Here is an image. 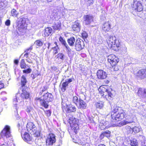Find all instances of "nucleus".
<instances>
[{
    "mask_svg": "<svg viewBox=\"0 0 146 146\" xmlns=\"http://www.w3.org/2000/svg\"><path fill=\"white\" fill-rule=\"evenodd\" d=\"M121 110V108L116 105H114L112 108L111 116V121L112 122H116L123 119L126 115V113L123 110H121V111L118 113L117 112L119 110Z\"/></svg>",
    "mask_w": 146,
    "mask_h": 146,
    "instance_id": "1",
    "label": "nucleus"
},
{
    "mask_svg": "<svg viewBox=\"0 0 146 146\" xmlns=\"http://www.w3.org/2000/svg\"><path fill=\"white\" fill-rule=\"evenodd\" d=\"M107 42L109 47L112 49L116 51L120 49L119 44H117L119 41L116 39V37H108Z\"/></svg>",
    "mask_w": 146,
    "mask_h": 146,
    "instance_id": "2",
    "label": "nucleus"
},
{
    "mask_svg": "<svg viewBox=\"0 0 146 146\" xmlns=\"http://www.w3.org/2000/svg\"><path fill=\"white\" fill-rule=\"evenodd\" d=\"M98 90L99 91H100V90H102L101 92L103 93V96H105V97L107 100H111V98H113L114 96V91L111 88L108 89L103 87H101ZM101 93H102V92H101Z\"/></svg>",
    "mask_w": 146,
    "mask_h": 146,
    "instance_id": "3",
    "label": "nucleus"
},
{
    "mask_svg": "<svg viewBox=\"0 0 146 146\" xmlns=\"http://www.w3.org/2000/svg\"><path fill=\"white\" fill-rule=\"evenodd\" d=\"M143 0H133L132 7L133 9L137 12H140L143 10Z\"/></svg>",
    "mask_w": 146,
    "mask_h": 146,
    "instance_id": "4",
    "label": "nucleus"
},
{
    "mask_svg": "<svg viewBox=\"0 0 146 146\" xmlns=\"http://www.w3.org/2000/svg\"><path fill=\"white\" fill-rule=\"evenodd\" d=\"M27 19L22 16L18 19L17 27L18 29H26L27 24H26Z\"/></svg>",
    "mask_w": 146,
    "mask_h": 146,
    "instance_id": "5",
    "label": "nucleus"
},
{
    "mask_svg": "<svg viewBox=\"0 0 146 146\" xmlns=\"http://www.w3.org/2000/svg\"><path fill=\"white\" fill-rule=\"evenodd\" d=\"M56 141L55 136L52 133H49L46 139V144L48 145H52Z\"/></svg>",
    "mask_w": 146,
    "mask_h": 146,
    "instance_id": "6",
    "label": "nucleus"
},
{
    "mask_svg": "<svg viewBox=\"0 0 146 146\" xmlns=\"http://www.w3.org/2000/svg\"><path fill=\"white\" fill-rule=\"evenodd\" d=\"M102 32L104 36H107V32H108L111 29V23L109 21L104 23L102 27Z\"/></svg>",
    "mask_w": 146,
    "mask_h": 146,
    "instance_id": "7",
    "label": "nucleus"
},
{
    "mask_svg": "<svg viewBox=\"0 0 146 146\" xmlns=\"http://www.w3.org/2000/svg\"><path fill=\"white\" fill-rule=\"evenodd\" d=\"M11 133L10 127L6 125L1 132V135L2 137H5L6 138H8L11 136Z\"/></svg>",
    "mask_w": 146,
    "mask_h": 146,
    "instance_id": "8",
    "label": "nucleus"
},
{
    "mask_svg": "<svg viewBox=\"0 0 146 146\" xmlns=\"http://www.w3.org/2000/svg\"><path fill=\"white\" fill-rule=\"evenodd\" d=\"M84 46V43L82 40H77L75 44V48L77 51L81 50L83 48Z\"/></svg>",
    "mask_w": 146,
    "mask_h": 146,
    "instance_id": "9",
    "label": "nucleus"
},
{
    "mask_svg": "<svg viewBox=\"0 0 146 146\" xmlns=\"http://www.w3.org/2000/svg\"><path fill=\"white\" fill-rule=\"evenodd\" d=\"M84 23L86 25H88L93 21L94 17L90 15H84Z\"/></svg>",
    "mask_w": 146,
    "mask_h": 146,
    "instance_id": "10",
    "label": "nucleus"
},
{
    "mask_svg": "<svg viewBox=\"0 0 146 146\" xmlns=\"http://www.w3.org/2000/svg\"><path fill=\"white\" fill-rule=\"evenodd\" d=\"M137 77L138 79H143L146 77V70L141 69L137 72Z\"/></svg>",
    "mask_w": 146,
    "mask_h": 146,
    "instance_id": "11",
    "label": "nucleus"
},
{
    "mask_svg": "<svg viewBox=\"0 0 146 146\" xmlns=\"http://www.w3.org/2000/svg\"><path fill=\"white\" fill-rule=\"evenodd\" d=\"M21 136L25 141L29 143H31L32 139L31 135L28 133L25 132L23 135L21 134Z\"/></svg>",
    "mask_w": 146,
    "mask_h": 146,
    "instance_id": "12",
    "label": "nucleus"
},
{
    "mask_svg": "<svg viewBox=\"0 0 146 146\" xmlns=\"http://www.w3.org/2000/svg\"><path fill=\"white\" fill-rule=\"evenodd\" d=\"M35 100L38 101L41 106L44 107L45 108H47L49 106L48 102L45 100L44 98H36Z\"/></svg>",
    "mask_w": 146,
    "mask_h": 146,
    "instance_id": "13",
    "label": "nucleus"
},
{
    "mask_svg": "<svg viewBox=\"0 0 146 146\" xmlns=\"http://www.w3.org/2000/svg\"><path fill=\"white\" fill-rule=\"evenodd\" d=\"M97 75L98 78L104 79L107 77V74L103 70H99L97 72Z\"/></svg>",
    "mask_w": 146,
    "mask_h": 146,
    "instance_id": "14",
    "label": "nucleus"
},
{
    "mask_svg": "<svg viewBox=\"0 0 146 146\" xmlns=\"http://www.w3.org/2000/svg\"><path fill=\"white\" fill-rule=\"evenodd\" d=\"M73 142L75 143H77L78 144L81 145V146H90V144L86 142L85 140L84 139H82L80 140H75L74 138H73Z\"/></svg>",
    "mask_w": 146,
    "mask_h": 146,
    "instance_id": "15",
    "label": "nucleus"
},
{
    "mask_svg": "<svg viewBox=\"0 0 146 146\" xmlns=\"http://www.w3.org/2000/svg\"><path fill=\"white\" fill-rule=\"evenodd\" d=\"M43 98L49 102H52L54 100L53 96L50 93L47 92L43 96Z\"/></svg>",
    "mask_w": 146,
    "mask_h": 146,
    "instance_id": "16",
    "label": "nucleus"
},
{
    "mask_svg": "<svg viewBox=\"0 0 146 146\" xmlns=\"http://www.w3.org/2000/svg\"><path fill=\"white\" fill-rule=\"evenodd\" d=\"M27 128L28 131L31 133L33 130H35L36 127L33 123L29 122L27 124Z\"/></svg>",
    "mask_w": 146,
    "mask_h": 146,
    "instance_id": "17",
    "label": "nucleus"
},
{
    "mask_svg": "<svg viewBox=\"0 0 146 146\" xmlns=\"http://www.w3.org/2000/svg\"><path fill=\"white\" fill-rule=\"evenodd\" d=\"M138 95L140 97L143 98H146V89L140 88H139L138 92Z\"/></svg>",
    "mask_w": 146,
    "mask_h": 146,
    "instance_id": "18",
    "label": "nucleus"
},
{
    "mask_svg": "<svg viewBox=\"0 0 146 146\" xmlns=\"http://www.w3.org/2000/svg\"><path fill=\"white\" fill-rule=\"evenodd\" d=\"M80 23L78 21H76L72 25V29L74 31H79L80 30Z\"/></svg>",
    "mask_w": 146,
    "mask_h": 146,
    "instance_id": "19",
    "label": "nucleus"
},
{
    "mask_svg": "<svg viewBox=\"0 0 146 146\" xmlns=\"http://www.w3.org/2000/svg\"><path fill=\"white\" fill-rule=\"evenodd\" d=\"M54 30H60L61 28V23L60 21H55L52 26Z\"/></svg>",
    "mask_w": 146,
    "mask_h": 146,
    "instance_id": "20",
    "label": "nucleus"
},
{
    "mask_svg": "<svg viewBox=\"0 0 146 146\" xmlns=\"http://www.w3.org/2000/svg\"><path fill=\"white\" fill-rule=\"evenodd\" d=\"M29 94L26 91L23 90L22 93L20 96V97L21 98L22 100L24 99H27L29 98Z\"/></svg>",
    "mask_w": 146,
    "mask_h": 146,
    "instance_id": "21",
    "label": "nucleus"
},
{
    "mask_svg": "<svg viewBox=\"0 0 146 146\" xmlns=\"http://www.w3.org/2000/svg\"><path fill=\"white\" fill-rule=\"evenodd\" d=\"M57 58L56 60H58V62L61 63L64 60L65 57L64 55L62 53H60L56 55Z\"/></svg>",
    "mask_w": 146,
    "mask_h": 146,
    "instance_id": "22",
    "label": "nucleus"
},
{
    "mask_svg": "<svg viewBox=\"0 0 146 146\" xmlns=\"http://www.w3.org/2000/svg\"><path fill=\"white\" fill-rule=\"evenodd\" d=\"M52 29L50 27H48L45 29L44 32V36H51L52 33Z\"/></svg>",
    "mask_w": 146,
    "mask_h": 146,
    "instance_id": "23",
    "label": "nucleus"
},
{
    "mask_svg": "<svg viewBox=\"0 0 146 146\" xmlns=\"http://www.w3.org/2000/svg\"><path fill=\"white\" fill-rule=\"evenodd\" d=\"M87 105L86 102L82 99L80 98L79 100V107L81 109H85Z\"/></svg>",
    "mask_w": 146,
    "mask_h": 146,
    "instance_id": "24",
    "label": "nucleus"
},
{
    "mask_svg": "<svg viewBox=\"0 0 146 146\" xmlns=\"http://www.w3.org/2000/svg\"><path fill=\"white\" fill-rule=\"evenodd\" d=\"M127 116H125V117L126 119L128 120V121L123 120V121H121L120 122V124L122 126H123L125 125H126L128 123H132L133 122V120H130V117L129 118L128 117H127Z\"/></svg>",
    "mask_w": 146,
    "mask_h": 146,
    "instance_id": "25",
    "label": "nucleus"
},
{
    "mask_svg": "<svg viewBox=\"0 0 146 146\" xmlns=\"http://www.w3.org/2000/svg\"><path fill=\"white\" fill-rule=\"evenodd\" d=\"M76 108L72 105L68 106L66 110V112L69 113L71 112H74L76 111Z\"/></svg>",
    "mask_w": 146,
    "mask_h": 146,
    "instance_id": "26",
    "label": "nucleus"
},
{
    "mask_svg": "<svg viewBox=\"0 0 146 146\" xmlns=\"http://www.w3.org/2000/svg\"><path fill=\"white\" fill-rule=\"evenodd\" d=\"M69 120H70L69 121L70 124L73 125V127L75 128L76 129H77V128H78V125L77 124L78 121L76 120V119L74 118V119L73 120V118L69 119Z\"/></svg>",
    "mask_w": 146,
    "mask_h": 146,
    "instance_id": "27",
    "label": "nucleus"
},
{
    "mask_svg": "<svg viewBox=\"0 0 146 146\" xmlns=\"http://www.w3.org/2000/svg\"><path fill=\"white\" fill-rule=\"evenodd\" d=\"M59 40L62 44L64 45V46L65 47L66 49L68 51H70L71 50L70 49L68 46V44L66 43L65 40L63 39L62 37H60Z\"/></svg>",
    "mask_w": 146,
    "mask_h": 146,
    "instance_id": "28",
    "label": "nucleus"
},
{
    "mask_svg": "<svg viewBox=\"0 0 146 146\" xmlns=\"http://www.w3.org/2000/svg\"><path fill=\"white\" fill-rule=\"evenodd\" d=\"M7 5V2L6 0H0V8H5Z\"/></svg>",
    "mask_w": 146,
    "mask_h": 146,
    "instance_id": "29",
    "label": "nucleus"
},
{
    "mask_svg": "<svg viewBox=\"0 0 146 146\" xmlns=\"http://www.w3.org/2000/svg\"><path fill=\"white\" fill-rule=\"evenodd\" d=\"M95 105L97 108L100 109H102L104 106V103L102 101L97 102Z\"/></svg>",
    "mask_w": 146,
    "mask_h": 146,
    "instance_id": "30",
    "label": "nucleus"
},
{
    "mask_svg": "<svg viewBox=\"0 0 146 146\" xmlns=\"http://www.w3.org/2000/svg\"><path fill=\"white\" fill-rule=\"evenodd\" d=\"M27 82V79L25 76L23 75L21 78V86H25Z\"/></svg>",
    "mask_w": 146,
    "mask_h": 146,
    "instance_id": "31",
    "label": "nucleus"
},
{
    "mask_svg": "<svg viewBox=\"0 0 146 146\" xmlns=\"http://www.w3.org/2000/svg\"><path fill=\"white\" fill-rule=\"evenodd\" d=\"M139 139L141 141V146H146V140L145 137L143 136H140Z\"/></svg>",
    "mask_w": 146,
    "mask_h": 146,
    "instance_id": "32",
    "label": "nucleus"
},
{
    "mask_svg": "<svg viewBox=\"0 0 146 146\" xmlns=\"http://www.w3.org/2000/svg\"><path fill=\"white\" fill-rule=\"evenodd\" d=\"M75 41V40L74 37H71L68 40V43L70 46H73L74 45Z\"/></svg>",
    "mask_w": 146,
    "mask_h": 146,
    "instance_id": "33",
    "label": "nucleus"
},
{
    "mask_svg": "<svg viewBox=\"0 0 146 146\" xmlns=\"http://www.w3.org/2000/svg\"><path fill=\"white\" fill-rule=\"evenodd\" d=\"M11 15L13 17H17L19 13L15 9H13L11 12Z\"/></svg>",
    "mask_w": 146,
    "mask_h": 146,
    "instance_id": "34",
    "label": "nucleus"
},
{
    "mask_svg": "<svg viewBox=\"0 0 146 146\" xmlns=\"http://www.w3.org/2000/svg\"><path fill=\"white\" fill-rule=\"evenodd\" d=\"M119 61V59L115 56V58L113 59V60H112L111 62H109L110 63L111 65H115L117 64Z\"/></svg>",
    "mask_w": 146,
    "mask_h": 146,
    "instance_id": "35",
    "label": "nucleus"
},
{
    "mask_svg": "<svg viewBox=\"0 0 146 146\" xmlns=\"http://www.w3.org/2000/svg\"><path fill=\"white\" fill-rule=\"evenodd\" d=\"M20 67L21 69H25L26 68V64L24 59H22L21 61Z\"/></svg>",
    "mask_w": 146,
    "mask_h": 146,
    "instance_id": "36",
    "label": "nucleus"
},
{
    "mask_svg": "<svg viewBox=\"0 0 146 146\" xmlns=\"http://www.w3.org/2000/svg\"><path fill=\"white\" fill-rule=\"evenodd\" d=\"M68 85V84L65 81V82H63L62 85V87L61 88L62 91L64 92L66 90V87Z\"/></svg>",
    "mask_w": 146,
    "mask_h": 146,
    "instance_id": "37",
    "label": "nucleus"
},
{
    "mask_svg": "<svg viewBox=\"0 0 146 146\" xmlns=\"http://www.w3.org/2000/svg\"><path fill=\"white\" fill-rule=\"evenodd\" d=\"M109 124L108 121H106L102 120L100 123V125L101 126H104L105 127V128L108 126V125Z\"/></svg>",
    "mask_w": 146,
    "mask_h": 146,
    "instance_id": "38",
    "label": "nucleus"
},
{
    "mask_svg": "<svg viewBox=\"0 0 146 146\" xmlns=\"http://www.w3.org/2000/svg\"><path fill=\"white\" fill-rule=\"evenodd\" d=\"M131 144L132 146H138L137 140L135 139H133L131 140Z\"/></svg>",
    "mask_w": 146,
    "mask_h": 146,
    "instance_id": "39",
    "label": "nucleus"
},
{
    "mask_svg": "<svg viewBox=\"0 0 146 146\" xmlns=\"http://www.w3.org/2000/svg\"><path fill=\"white\" fill-rule=\"evenodd\" d=\"M33 134L35 137H38L40 135V133L39 131H37V129L35 130H33L31 133Z\"/></svg>",
    "mask_w": 146,
    "mask_h": 146,
    "instance_id": "40",
    "label": "nucleus"
},
{
    "mask_svg": "<svg viewBox=\"0 0 146 146\" xmlns=\"http://www.w3.org/2000/svg\"><path fill=\"white\" fill-rule=\"evenodd\" d=\"M52 48L53 50V54L55 55L58 53L59 50V48L57 45H56V46Z\"/></svg>",
    "mask_w": 146,
    "mask_h": 146,
    "instance_id": "41",
    "label": "nucleus"
},
{
    "mask_svg": "<svg viewBox=\"0 0 146 146\" xmlns=\"http://www.w3.org/2000/svg\"><path fill=\"white\" fill-rule=\"evenodd\" d=\"M115 56L113 54H111L108 56V60L109 62H111L115 58Z\"/></svg>",
    "mask_w": 146,
    "mask_h": 146,
    "instance_id": "42",
    "label": "nucleus"
},
{
    "mask_svg": "<svg viewBox=\"0 0 146 146\" xmlns=\"http://www.w3.org/2000/svg\"><path fill=\"white\" fill-rule=\"evenodd\" d=\"M104 135L105 137L108 138L110 137L111 132L108 130H107L102 132Z\"/></svg>",
    "mask_w": 146,
    "mask_h": 146,
    "instance_id": "43",
    "label": "nucleus"
},
{
    "mask_svg": "<svg viewBox=\"0 0 146 146\" xmlns=\"http://www.w3.org/2000/svg\"><path fill=\"white\" fill-rule=\"evenodd\" d=\"M141 129L137 127H135L132 129V130L135 133H137L140 131Z\"/></svg>",
    "mask_w": 146,
    "mask_h": 146,
    "instance_id": "44",
    "label": "nucleus"
},
{
    "mask_svg": "<svg viewBox=\"0 0 146 146\" xmlns=\"http://www.w3.org/2000/svg\"><path fill=\"white\" fill-rule=\"evenodd\" d=\"M125 129L126 131L127 134L129 133H131L132 130V129L129 126H127L125 127Z\"/></svg>",
    "mask_w": 146,
    "mask_h": 146,
    "instance_id": "45",
    "label": "nucleus"
},
{
    "mask_svg": "<svg viewBox=\"0 0 146 146\" xmlns=\"http://www.w3.org/2000/svg\"><path fill=\"white\" fill-rule=\"evenodd\" d=\"M35 43L36 45L38 46H41L42 45V41L39 40H36L35 42Z\"/></svg>",
    "mask_w": 146,
    "mask_h": 146,
    "instance_id": "46",
    "label": "nucleus"
},
{
    "mask_svg": "<svg viewBox=\"0 0 146 146\" xmlns=\"http://www.w3.org/2000/svg\"><path fill=\"white\" fill-rule=\"evenodd\" d=\"M32 70L31 68H29L26 70H23V72L24 73L28 74L31 72Z\"/></svg>",
    "mask_w": 146,
    "mask_h": 146,
    "instance_id": "47",
    "label": "nucleus"
},
{
    "mask_svg": "<svg viewBox=\"0 0 146 146\" xmlns=\"http://www.w3.org/2000/svg\"><path fill=\"white\" fill-rule=\"evenodd\" d=\"M112 66L111 69L114 71H117L119 70V68L115 64V65H111Z\"/></svg>",
    "mask_w": 146,
    "mask_h": 146,
    "instance_id": "48",
    "label": "nucleus"
},
{
    "mask_svg": "<svg viewBox=\"0 0 146 146\" xmlns=\"http://www.w3.org/2000/svg\"><path fill=\"white\" fill-rule=\"evenodd\" d=\"M73 101L74 103L76 104L78 102V97L76 96L73 97Z\"/></svg>",
    "mask_w": 146,
    "mask_h": 146,
    "instance_id": "49",
    "label": "nucleus"
},
{
    "mask_svg": "<svg viewBox=\"0 0 146 146\" xmlns=\"http://www.w3.org/2000/svg\"><path fill=\"white\" fill-rule=\"evenodd\" d=\"M62 108L63 109H64L65 108H66L67 107H68V105H67L64 102L63 100H62Z\"/></svg>",
    "mask_w": 146,
    "mask_h": 146,
    "instance_id": "50",
    "label": "nucleus"
},
{
    "mask_svg": "<svg viewBox=\"0 0 146 146\" xmlns=\"http://www.w3.org/2000/svg\"><path fill=\"white\" fill-rule=\"evenodd\" d=\"M45 113L46 114V115L48 116H50L51 114V111L49 110H46V111H45Z\"/></svg>",
    "mask_w": 146,
    "mask_h": 146,
    "instance_id": "51",
    "label": "nucleus"
},
{
    "mask_svg": "<svg viewBox=\"0 0 146 146\" xmlns=\"http://www.w3.org/2000/svg\"><path fill=\"white\" fill-rule=\"evenodd\" d=\"M82 36H89L88 35V33L86 31H83L82 33Z\"/></svg>",
    "mask_w": 146,
    "mask_h": 146,
    "instance_id": "52",
    "label": "nucleus"
},
{
    "mask_svg": "<svg viewBox=\"0 0 146 146\" xmlns=\"http://www.w3.org/2000/svg\"><path fill=\"white\" fill-rule=\"evenodd\" d=\"M11 21L10 20L7 19L5 22V25L7 26H9L10 25Z\"/></svg>",
    "mask_w": 146,
    "mask_h": 146,
    "instance_id": "53",
    "label": "nucleus"
},
{
    "mask_svg": "<svg viewBox=\"0 0 146 146\" xmlns=\"http://www.w3.org/2000/svg\"><path fill=\"white\" fill-rule=\"evenodd\" d=\"M47 89V87L46 86H43L42 88L40 89V91L42 92H44Z\"/></svg>",
    "mask_w": 146,
    "mask_h": 146,
    "instance_id": "54",
    "label": "nucleus"
},
{
    "mask_svg": "<svg viewBox=\"0 0 146 146\" xmlns=\"http://www.w3.org/2000/svg\"><path fill=\"white\" fill-rule=\"evenodd\" d=\"M16 98L13 99V104L14 105H17V103L18 102V99L17 98V96L15 97Z\"/></svg>",
    "mask_w": 146,
    "mask_h": 146,
    "instance_id": "55",
    "label": "nucleus"
},
{
    "mask_svg": "<svg viewBox=\"0 0 146 146\" xmlns=\"http://www.w3.org/2000/svg\"><path fill=\"white\" fill-rule=\"evenodd\" d=\"M26 61L28 63H29L32 64L33 63V62L32 60L30 59L29 58H28L27 59H26Z\"/></svg>",
    "mask_w": 146,
    "mask_h": 146,
    "instance_id": "56",
    "label": "nucleus"
},
{
    "mask_svg": "<svg viewBox=\"0 0 146 146\" xmlns=\"http://www.w3.org/2000/svg\"><path fill=\"white\" fill-rule=\"evenodd\" d=\"M33 49V46L31 45L29 48L27 49L26 51H25V52H28L29 51H31Z\"/></svg>",
    "mask_w": 146,
    "mask_h": 146,
    "instance_id": "57",
    "label": "nucleus"
},
{
    "mask_svg": "<svg viewBox=\"0 0 146 146\" xmlns=\"http://www.w3.org/2000/svg\"><path fill=\"white\" fill-rule=\"evenodd\" d=\"M105 137L103 133H102L100 135V137L101 139H103L104 138V137Z\"/></svg>",
    "mask_w": 146,
    "mask_h": 146,
    "instance_id": "58",
    "label": "nucleus"
},
{
    "mask_svg": "<svg viewBox=\"0 0 146 146\" xmlns=\"http://www.w3.org/2000/svg\"><path fill=\"white\" fill-rule=\"evenodd\" d=\"M65 81L67 82L68 84L72 81V80L71 78H69L68 79L66 80Z\"/></svg>",
    "mask_w": 146,
    "mask_h": 146,
    "instance_id": "59",
    "label": "nucleus"
},
{
    "mask_svg": "<svg viewBox=\"0 0 146 146\" xmlns=\"http://www.w3.org/2000/svg\"><path fill=\"white\" fill-rule=\"evenodd\" d=\"M4 84L1 82H0V90L4 87Z\"/></svg>",
    "mask_w": 146,
    "mask_h": 146,
    "instance_id": "60",
    "label": "nucleus"
},
{
    "mask_svg": "<svg viewBox=\"0 0 146 146\" xmlns=\"http://www.w3.org/2000/svg\"><path fill=\"white\" fill-rule=\"evenodd\" d=\"M26 52V53L24 55V56L25 57H26V58H29L28 57V54H29V53L28 52Z\"/></svg>",
    "mask_w": 146,
    "mask_h": 146,
    "instance_id": "61",
    "label": "nucleus"
},
{
    "mask_svg": "<svg viewBox=\"0 0 146 146\" xmlns=\"http://www.w3.org/2000/svg\"><path fill=\"white\" fill-rule=\"evenodd\" d=\"M14 63L16 64H17L19 63V60L17 59L15 60L14 61Z\"/></svg>",
    "mask_w": 146,
    "mask_h": 146,
    "instance_id": "62",
    "label": "nucleus"
},
{
    "mask_svg": "<svg viewBox=\"0 0 146 146\" xmlns=\"http://www.w3.org/2000/svg\"><path fill=\"white\" fill-rule=\"evenodd\" d=\"M31 77L33 79H35V77H36V76H35V75L33 74H32L31 75Z\"/></svg>",
    "mask_w": 146,
    "mask_h": 146,
    "instance_id": "63",
    "label": "nucleus"
},
{
    "mask_svg": "<svg viewBox=\"0 0 146 146\" xmlns=\"http://www.w3.org/2000/svg\"><path fill=\"white\" fill-rule=\"evenodd\" d=\"M7 94V93L5 92H3L1 93V94L2 95H6Z\"/></svg>",
    "mask_w": 146,
    "mask_h": 146,
    "instance_id": "64",
    "label": "nucleus"
}]
</instances>
